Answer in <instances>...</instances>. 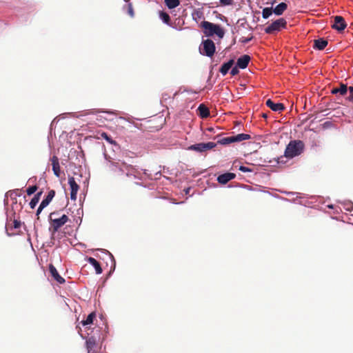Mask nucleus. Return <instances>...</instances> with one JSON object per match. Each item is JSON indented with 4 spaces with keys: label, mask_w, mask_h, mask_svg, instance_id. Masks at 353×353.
Returning <instances> with one entry per match:
<instances>
[{
    "label": "nucleus",
    "mask_w": 353,
    "mask_h": 353,
    "mask_svg": "<svg viewBox=\"0 0 353 353\" xmlns=\"http://www.w3.org/2000/svg\"><path fill=\"white\" fill-rule=\"evenodd\" d=\"M305 145L302 141H290L287 145L284 152V157L288 159H292L299 156L304 150Z\"/></svg>",
    "instance_id": "obj_1"
},
{
    "label": "nucleus",
    "mask_w": 353,
    "mask_h": 353,
    "mask_svg": "<svg viewBox=\"0 0 353 353\" xmlns=\"http://www.w3.org/2000/svg\"><path fill=\"white\" fill-rule=\"evenodd\" d=\"M201 27L203 29V33L207 37H212L214 34L221 39L224 37V30L219 24L203 21L201 23Z\"/></svg>",
    "instance_id": "obj_2"
},
{
    "label": "nucleus",
    "mask_w": 353,
    "mask_h": 353,
    "mask_svg": "<svg viewBox=\"0 0 353 353\" xmlns=\"http://www.w3.org/2000/svg\"><path fill=\"white\" fill-rule=\"evenodd\" d=\"M57 215H58V213L57 212H52L50 215V224L53 228L54 232H57L59 229L65 224L69 220L68 216L65 214H63L60 217H55Z\"/></svg>",
    "instance_id": "obj_3"
},
{
    "label": "nucleus",
    "mask_w": 353,
    "mask_h": 353,
    "mask_svg": "<svg viewBox=\"0 0 353 353\" xmlns=\"http://www.w3.org/2000/svg\"><path fill=\"white\" fill-rule=\"evenodd\" d=\"M201 46L200 47V52L209 57H212L216 50L215 44L214 41L210 39L203 41L201 43Z\"/></svg>",
    "instance_id": "obj_4"
},
{
    "label": "nucleus",
    "mask_w": 353,
    "mask_h": 353,
    "mask_svg": "<svg viewBox=\"0 0 353 353\" xmlns=\"http://www.w3.org/2000/svg\"><path fill=\"white\" fill-rule=\"evenodd\" d=\"M287 21L283 18H280L265 28V32L267 34H273L275 32H279L281 28H285Z\"/></svg>",
    "instance_id": "obj_5"
},
{
    "label": "nucleus",
    "mask_w": 353,
    "mask_h": 353,
    "mask_svg": "<svg viewBox=\"0 0 353 353\" xmlns=\"http://www.w3.org/2000/svg\"><path fill=\"white\" fill-rule=\"evenodd\" d=\"M105 158L108 160V168L111 172L117 173L118 175L123 174V168H126L125 162L121 161H114L110 160V157L108 159L105 157Z\"/></svg>",
    "instance_id": "obj_6"
},
{
    "label": "nucleus",
    "mask_w": 353,
    "mask_h": 353,
    "mask_svg": "<svg viewBox=\"0 0 353 353\" xmlns=\"http://www.w3.org/2000/svg\"><path fill=\"white\" fill-rule=\"evenodd\" d=\"M216 144L214 142L208 143H199L192 145L190 147V150H195L197 152H205L214 148Z\"/></svg>",
    "instance_id": "obj_7"
},
{
    "label": "nucleus",
    "mask_w": 353,
    "mask_h": 353,
    "mask_svg": "<svg viewBox=\"0 0 353 353\" xmlns=\"http://www.w3.org/2000/svg\"><path fill=\"white\" fill-rule=\"evenodd\" d=\"M55 195V191L53 190H51L48 192V195L46 197L41 201L40 203L37 211V216L39 217V214L41 212L43 209L46 208L48 204L51 202L52 199L54 198Z\"/></svg>",
    "instance_id": "obj_8"
},
{
    "label": "nucleus",
    "mask_w": 353,
    "mask_h": 353,
    "mask_svg": "<svg viewBox=\"0 0 353 353\" xmlns=\"http://www.w3.org/2000/svg\"><path fill=\"white\" fill-rule=\"evenodd\" d=\"M68 183L70 188V199L76 201L79 185L76 183L74 178L72 176L68 178Z\"/></svg>",
    "instance_id": "obj_9"
},
{
    "label": "nucleus",
    "mask_w": 353,
    "mask_h": 353,
    "mask_svg": "<svg viewBox=\"0 0 353 353\" xmlns=\"http://www.w3.org/2000/svg\"><path fill=\"white\" fill-rule=\"evenodd\" d=\"M347 26L345 19L341 16H336L334 17V24L332 26L333 29H335L339 32L343 31Z\"/></svg>",
    "instance_id": "obj_10"
},
{
    "label": "nucleus",
    "mask_w": 353,
    "mask_h": 353,
    "mask_svg": "<svg viewBox=\"0 0 353 353\" xmlns=\"http://www.w3.org/2000/svg\"><path fill=\"white\" fill-rule=\"evenodd\" d=\"M50 161L52 163L54 174L56 176L59 177L61 175V168L59 165V158L57 156H53L52 157L50 158Z\"/></svg>",
    "instance_id": "obj_11"
},
{
    "label": "nucleus",
    "mask_w": 353,
    "mask_h": 353,
    "mask_svg": "<svg viewBox=\"0 0 353 353\" xmlns=\"http://www.w3.org/2000/svg\"><path fill=\"white\" fill-rule=\"evenodd\" d=\"M235 176L236 174L234 173L226 172L219 175L217 177V181L221 184L225 185L232 179H234Z\"/></svg>",
    "instance_id": "obj_12"
},
{
    "label": "nucleus",
    "mask_w": 353,
    "mask_h": 353,
    "mask_svg": "<svg viewBox=\"0 0 353 353\" xmlns=\"http://www.w3.org/2000/svg\"><path fill=\"white\" fill-rule=\"evenodd\" d=\"M265 104L269 108L274 112H281L285 109V106L283 103H275L270 99L266 101Z\"/></svg>",
    "instance_id": "obj_13"
},
{
    "label": "nucleus",
    "mask_w": 353,
    "mask_h": 353,
    "mask_svg": "<svg viewBox=\"0 0 353 353\" xmlns=\"http://www.w3.org/2000/svg\"><path fill=\"white\" fill-rule=\"evenodd\" d=\"M86 348L88 350V353H95L97 352L96 346L97 341L96 339L94 336L89 337L85 342Z\"/></svg>",
    "instance_id": "obj_14"
},
{
    "label": "nucleus",
    "mask_w": 353,
    "mask_h": 353,
    "mask_svg": "<svg viewBox=\"0 0 353 353\" xmlns=\"http://www.w3.org/2000/svg\"><path fill=\"white\" fill-rule=\"evenodd\" d=\"M250 61V57L248 54H244L238 59L236 63L237 67L241 69H245L247 68Z\"/></svg>",
    "instance_id": "obj_15"
},
{
    "label": "nucleus",
    "mask_w": 353,
    "mask_h": 353,
    "mask_svg": "<svg viewBox=\"0 0 353 353\" xmlns=\"http://www.w3.org/2000/svg\"><path fill=\"white\" fill-rule=\"evenodd\" d=\"M49 271H50L52 276L59 283L62 284V283H63L65 282V279L59 274L56 268L53 265H52V264L50 265V266H49Z\"/></svg>",
    "instance_id": "obj_16"
},
{
    "label": "nucleus",
    "mask_w": 353,
    "mask_h": 353,
    "mask_svg": "<svg viewBox=\"0 0 353 353\" xmlns=\"http://www.w3.org/2000/svg\"><path fill=\"white\" fill-rule=\"evenodd\" d=\"M327 41L320 38L314 41V48L322 50L327 46Z\"/></svg>",
    "instance_id": "obj_17"
},
{
    "label": "nucleus",
    "mask_w": 353,
    "mask_h": 353,
    "mask_svg": "<svg viewBox=\"0 0 353 353\" xmlns=\"http://www.w3.org/2000/svg\"><path fill=\"white\" fill-rule=\"evenodd\" d=\"M86 260L94 268L96 274H100L102 273L103 270L100 263L93 257H88Z\"/></svg>",
    "instance_id": "obj_18"
},
{
    "label": "nucleus",
    "mask_w": 353,
    "mask_h": 353,
    "mask_svg": "<svg viewBox=\"0 0 353 353\" xmlns=\"http://www.w3.org/2000/svg\"><path fill=\"white\" fill-rule=\"evenodd\" d=\"M347 87L345 84L341 83L339 88H332L331 92L334 94H339L341 95H345L347 93Z\"/></svg>",
    "instance_id": "obj_19"
},
{
    "label": "nucleus",
    "mask_w": 353,
    "mask_h": 353,
    "mask_svg": "<svg viewBox=\"0 0 353 353\" xmlns=\"http://www.w3.org/2000/svg\"><path fill=\"white\" fill-rule=\"evenodd\" d=\"M199 115L203 118H207L210 115V110L204 104H200L198 108Z\"/></svg>",
    "instance_id": "obj_20"
},
{
    "label": "nucleus",
    "mask_w": 353,
    "mask_h": 353,
    "mask_svg": "<svg viewBox=\"0 0 353 353\" xmlns=\"http://www.w3.org/2000/svg\"><path fill=\"white\" fill-rule=\"evenodd\" d=\"M234 61L233 59H230L229 61H228L227 63H225L222 65V66L221 67L220 70H219V72L223 74V75H225L229 70L232 68V66L233 65Z\"/></svg>",
    "instance_id": "obj_21"
},
{
    "label": "nucleus",
    "mask_w": 353,
    "mask_h": 353,
    "mask_svg": "<svg viewBox=\"0 0 353 353\" xmlns=\"http://www.w3.org/2000/svg\"><path fill=\"white\" fill-rule=\"evenodd\" d=\"M287 8H288V5L285 3L282 2V3H279V5H277L274 8L273 12L276 15H281L285 12V10H287Z\"/></svg>",
    "instance_id": "obj_22"
},
{
    "label": "nucleus",
    "mask_w": 353,
    "mask_h": 353,
    "mask_svg": "<svg viewBox=\"0 0 353 353\" xmlns=\"http://www.w3.org/2000/svg\"><path fill=\"white\" fill-rule=\"evenodd\" d=\"M235 142H240L245 140H248L251 138V136L248 134H238L234 136Z\"/></svg>",
    "instance_id": "obj_23"
},
{
    "label": "nucleus",
    "mask_w": 353,
    "mask_h": 353,
    "mask_svg": "<svg viewBox=\"0 0 353 353\" xmlns=\"http://www.w3.org/2000/svg\"><path fill=\"white\" fill-rule=\"evenodd\" d=\"M41 194H42V192H38L37 194H36L34 196V197L30 201V207L32 209H34L35 208V206L37 205V204L38 203V202L39 201L40 196H41Z\"/></svg>",
    "instance_id": "obj_24"
},
{
    "label": "nucleus",
    "mask_w": 353,
    "mask_h": 353,
    "mask_svg": "<svg viewBox=\"0 0 353 353\" xmlns=\"http://www.w3.org/2000/svg\"><path fill=\"white\" fill-rule=\"evenodd\" d=\"M136 172L135 168L128 163H126V168H123V173H125V174L129 176L132 175H134V173Z\"/></svg>",
    "instance_id": "obj_25"
},
{
    "label": "nucleus",
    "mask_w": 353,
    "mask_h": 353,
    "mask_svg": "<svg viewBox=\"0 0 353 353\" xmlns=\"http://www.w3.org/2000/svg\"><path fill=\"white\" fill-rule=\"evenodd\" d=\"M96 316V314L94 312H91L86 318L85 320H83L81 321V324L83 325H90V324H92L93 323V320L95 318Z\"/></svg>",
    "instance_id": "obj_26"
},
{
    "label": "nucleus",
    "mask_w": 353,
    "mask_h": 353,
    "mask_svg": "<svg viewBox=\"0 0 353 353\" xmlns=\"http://www.w3.org/2000/svg\"><path fill=\"white\" fill-rule=\"evenodd\" d=\"M165 3L170 9L175 8L180 4L179 0H165Z\"/></svg>",
    "instance_id": "obj_27"
},
{
    "label": "nucleus",
    "mask_w": 353,
    "mask_h": 353,
    "mask_svg": "<svg viewBox=\"0 0 353 353\" xmlns=\"http://www.w3.org/2000/svg\"><path fill=\"white\" fill-rule=\"evenodd\" d=\"M234 136L228 137L223 138L218 141V143L222 144V145H227L232 143H234Z\"/></svg>",
    "instance_id": "obj_28"
},
{
    "label": "nucleus",
    "mask_w": 353,
    "mask_h": 353,
    "mask_svg": "<svg viewBox=\"0 0 353 353\" xmlns=\"http://www.w3.org/2000/svg\"><path fill=\"white\" fill-rule=\"evenodd\" d=\"M20 226H21V221L14 219L11 223L7 224L6 229H7V231H8L9 230H11L13 228H14V229L19 228Z\"/></svg>",
    "instance_id": "obj_29"
},
{
    "label": "nucleus",
    "mask_w": 353,
    "mask_h": 353,
    "mask_svg": "<svg viewBox=\"0 0 353 353\" xmlns=\"http://www.w3.org/2000/svg\"><path fill=\"white\" fill-rule=\"evenodd\" d=\"M159 17L163 20V21L164 23H165L166 24H169L170 23V16H169V14L168 13L161 11L159 13Z\"/></svg>",
    "instance_id": "obj_30"
},
{
    "label": "nucleus",
    "mask_w": 353,
    "mask_h": 353,
    "mask_svg": "<svg viewBox=\"0 0 353 353\" xmlns=\"http://www.w3.org/2000/svg\"><path fill=\"white\" fill-rule=\"evenodd\" d=\"M272 12H274L272 8H265L262 12V17L263 19H268Z\"/></svg>",
    "instance_id": "obj_31"
},
{
    "label": "nucleus",
    "mask_w": 353,
    "mask_h": 353,
    "mask_svg": "<svg viewBox=\"0 0 353 353\" xmlns=\"http://www.w3.org/2000/svg\"><path fill=\"white\" fill-rule=\"evenodd\" d=\"M101 137L102 138H103L104 139H105L108 143H110V144H112V145H116L117 143L115 141H114L111 137L110 136H109L106 132H102L101 134Z\"/></svg>",
    "instance_id": "obj_32"
},
{
    "label": "nucleus",
    "mask_w": 353,
    "mask_h": 353,
    "mask_svg": "<svg viewBox=\"0 0 353 353\" xmlns=\"http://www.w3.org/2000/svg\"><path fill=\"white\" fill-rule=\"evenodd\" d=\"M252 39H253V35L252 33H250L248 37H242L241 38H240L239 41L242 43H247L248 42L251 41Z\"/></svg>",
    "instance_id": "obj_33"
},
{
    "label": "nucleus",
    "mask_w": 353,
    "mask_h": 353,
    "mask_svg": "<svg viewBox=\"0 0 353 353\" xmlns=\"http://www.w3.org/2000/svg\"><path fill=\"white\" fill-rule=\"evenodd\" d=\"M37 188H38L37 185H32L29 187L26 190L28 195H31L34 194L37 190Z\"/></svg>",
    "instance_id": "obj_34"
},
{
    "label": "nucleus",
    "mask_w": 353,
    "mask_h": 353,
    "mask_svg": "<svg viewBox=\"0 0 353 353\" xmlns=\"http://www.w3.org/2000/svg\"><path fill=\"white\" fill-rule=\"evenodd\" d=\"M219 1H220L221 5L224 6H231L234 3V0H219Z\"/></svg>",
    "instance_id": "obj_35"
},
{
    "label": "nucleus",
    "mask_w": 353,
    "mask_h": 353,
    "mask_svg": "<svg viewBox=\"0 0 353 353\" xmlns=\"http://www.w3.org/2000/svg\"><path fill=\"white\" fill-rule=\"evenodd\" d=\"M128 13L131 17H133L134 15L132 5L131 3L128 4Z\"/></svg>",
    "instance_id": "obj_36"
},
{
    "label": "nucleus",
    "mask_w": 353,
    "mask_h": 353,
    "mask_svg": "<svg viewBox=\"0 0 353 353\" xmlns=\"http://www.w3.org/2000/svg\"><path fill=\"white\" fill-rule=\"evenodd\" d=\"M239 170H241L243 172H252V169H250V168H249L248 167L243 166V165H241L239 167Z\"/></svg>",
    "instance_id": "obj_37"
},
{
    "label": "nucleus",
    "mask_w": 353,
    "mask_h": 353,
    "mask_svg": "<svg viewBox=\"0 0 353 353\" xmlns=\"http://www.w3.org/2000/svg\"><path fill=\"white\" fill-rule=\"evenodd\" d=\"M239 71L237 67H234V68H232L230 74L232 76H234V75L237 74L239 73Z\"/></svg>",
    "instance_id": "obj_38"
},
{
    "label": "nucleus",
    "mask_w": 353,
    "mask_h": 353,
    "mask_svg": "<svg viewBox=\"0 0 353 353\" xmlns=\"http://www.w3.org/2000/svg\"><path fill=\"white\" fill-rule=\"evenodd\" d=\"M239 27H243V28H245L248 29L249 30H252V28H251V26H250L249 24H248L246 22H245V23H242L239 26Z\"/></svg>",
    "instance_id": "obj_39"
},
{
    "label": "nucleus",
    "mask_w": 353,
    "mask_h": 353,
    "mask_svg": "<svg viewBox=\"0 0 353 353\" xmlns=\"http://www.w3.org/2000/svg\"><path fill=\"white\" fill-rule=\"evenodd\" d=\"M350 96L349 97V100L353 101V86H350L349 88Z\"/></svg>",
    "instance_id": "obj_40"
},
{
    "label": "nucleus",
    "mask_w": 353,
    "mask_h": 353,
    "mask_svg": "<svg viewBox=\"0 0 353 353\" xmlns=\"http://www.w3.org/2000/svg\"><path fill=\"white\" fill-rule=\"evenodd\" d=\"M332 125V123L330 121H326L323 124V128H328Z\"/></svg>",
    "instance_id": "obj_41"
},
{
    "label": "nucleus",
    "mask_w": 353,
    "mask_h": 353,
    "mask_svg": "<svg viewBox=\"0 0 353 353\" xmlns=\"http://www.w3.org/2000/svg\"><path fill=\"white\" fill-rule=\"evenodd\" d=\"M18 192H19V190H15L10 192V196H12V194H14L15 196H20V194L18 193Z\"/></svg>",
    "instance_id": "obj_42"
},
{
    "label": "nucleus",
    "mask_w": 353,
    "mask_h": 353,
    "mask_svg": "<svg viewBox=\"0 0 353 353\" xmlns=\"http://www.w3.org/2000/svg\"><path fill=\"white\" fill-rule=\"evenodd\" d=\"M282 158H283V157H280V158H279V159H278V163H281V162H282V161H281V159Z\"/></svg>",
    "instance_id": "obj_43"
},
{
    "label": "nucleus",
    "mask_w": 353,
    "mask_h": 353,
    "mask_svg": "<svg viewBox=\"0 0 353 353\" xmlns=\"http://www.w3.org/2000/svg\"><path fill=\"white\" fill-rule=\"evenodd\" d=\"M109 254H110V258L111 259H113V256H112L110 253Z\"/></svg>",
    "instance_id": "obj_44"
},
{
    "label": "nucleus",
    "mask_w": 353,
    "mask_h": 353,
    "mask_svg": "<svg viewBox=\"0 0 353 353\" xmlns=\"http://www.w3.org/2000/svg\"><path fill=\"white\" fill-rule=\"evenodd\" d=\"M107 112V113H108V114H113V112H111V111H108V112Z\"/></svg>",
    "instance_id": "obj_45"
},
{
    "label": "nucleus",
    "mask_w": 353,
    "mask_h": 353,
    "mask_svg": "<svg viewBox=\"0 0 353 353\" xmlns=\"http://www.w3.org/2000/svg\"><path fill=\"white\" fill-rule=\"evenodd\" d=\"M263 117L264 118H266V117H267V115H266L265 114H263Z\"/></svg>",
    "instance_id": "obj_46"
},
{
    "label": "nucleus",
    "mask_w": 353,
    "mask_h": 353,
    "mask_svg": "<svg viewBox=\"0 0 353 353\" xmlns=\"http://www.w3.org/2000/svg\"><path fill=\"white\" fill-rule=\"evenodd\" d=\"M95 353H101V352H95Z\"/></svg>",
    "instance_id": "obj_47"
}]
</instances>
